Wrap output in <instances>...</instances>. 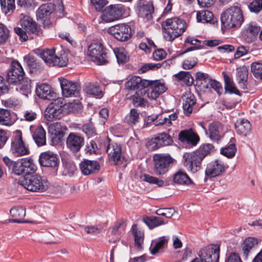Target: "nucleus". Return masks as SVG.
<instances>
[{
  "instance_id": "9",
  "label": "nucleus",
  "mask_w": 262,
  "mask_h": 262,
  "mask_svg": "<svg viewBox=\"0 0 262 262\" xmlns=\"http://www.w3.org/2000/svg\"><path fill=\"white\" fill-rule=\"evenodd\" d=\"M124 6L121 4H111L101 10L100 17L105 23L113 22L123 17Z\"/></svg>"
},
{
  "instance_id": "27",
  "label": "nucleus",
  "mask_w": 262,
  "mask_h": 262,
  "mask_svg": "<svg viewBox=\"0 0 262 262\" xmlns=\"http://www.w3.org/2000/svg\"><path fill=\"white\" fill-rule=\"evenodd\" d=\"M66 130H67L66 126H62L59 123H56L49 126L48 134L50 135L52 143L53 144L57 145L61 142Z\"/></svg>"
},
{
  "instance_id": "18",
  "label": "nucleus",
  "mask_w": 262,
  "mask_h": 262,
  "mask_svg": "<svg viewBox=\"0 0 262 262\" xmlns=\"http://www.w3.org/2000/svg\"><path fill=\"white\" fill-rule=\"evenodd\" d=\"M227 168L228 166L226 167L222 161L218 159L209 163L205 171L204 181H206L207 178H212L221 176Z\"/></svg>"
},
{
  "instance_id": "2",
  "label": "nucleus",
  "mask_w": 262,
  "mask_h": 262,
  "mask_svg": "<svg viewBox=\"0 0 262 262\" xmlns=\"http://www.w3.org/2000/svg\"><path fill=\"white\" fill-rule=\"evenodd\" d=\"M25 72L20 63L16 60H13L7 72V81L12 84L18 85L16 90L24 94L31 93V80L26 77Z\"/></svg>"
},
{
  "instance_id": "36",
  "label": "nucleus",
  "mask_w": 262,
  "mask_h": 262,
  "mask_svg": "<svg viewBox=\"0 0 262 262\" xmlns=\"http://www.w3.org/2000/svg\"><path fill=\"white\" fill-rule=\"evenodd\" d=\"M258 244V239L254 237L246 238L241 244L243 257L245 260L248 259V256L251 249L257 246Z\"/></svg>"
},
{
  "instance_id": "5",
  "label": "nucleus",
  "mask_w": 262,
  "mask_h": 262,
  "mask_svg": "<svg viewBox=\"0 0 262 262\" xmlns=\"http://www.w3.org/2000/svg\"><path fill=\"white\" fill-rule=\"evenodd\" d=\"M33 174L30 173L24 176L20 181V184L30 191L39 192L46 191L49 188V182L44 177Z\"/></svg>"
},
{
  "instance_id": "29",
  "label": "nucleus",
  "mask_w": 262,
  "mask_h": 262,
  "mask_svg": "<svg viewBox=\"0 0 262 262\" xmlns=\"http://www.w3.org/2000/svg\"><path fill=\"white\" fill-rule=\"evenodd\" d=\"M79 167L82 174L85 176L98 173L100 169V166L98 161L88 159H84L81 161Z\"/></svg>"
},
{
  "instance_id": "32",
  "label": "nucleus",
  "mask_w": 262,
  "mask_h": 262,
  "mask_svg": "<svg viewBox=\"0 0 262 262\" xmlns=\"http://www.w3.org/2000/svg\"><path fill=\"white\" fill-rule=\"evenodd\" d=\"M24 60L27 64L29 73L37 74L40 73L42 70L41 64L39 60L31 54H28L24 57Z\"/></svg>"
},
{
  "instance_id": "48",
  "label": "nucleus",
  "mask_w": 262,
  "mask_h": 262,
  "mask_svg": "<svg viewBox=\"0 0 262 262\" xmlns=\"http://www.w3.org/2000/svg\"><path fill=\"white\" fill-rule=\"evenodd\" d=\"M10 0H0V5L2 12L5 15L12 13L15 9V2H10Z\"/></svg>"
},
{
  "instance_id": "17",
  "label": "nucleus",
  "mask_w": 262,
  "mask_h": 262,
  "mask_svg": "<svg viewBox=\"0 0 262 262\" xmlns=\"http://www.w3.org/2000/svg\"><path fill=\"white\" fill-rule=\"evenodd\" d=\"M55 8L56 5L52 3L41 5L36 11L37 20L41 21L44 27H49L51 25L50 16Z\"/></svg>"
},
{
  "instance_id": "19",
  "label": "nucleus",
  "mask_w": 262,
  "mask_h": 262,
  "mask_svg": "<svg viewBox=\"0 0 262 262\" xmlns=\"http://www.w3.org/2000/svg\"><path fill=\"white\" fill-rule=\"evenodd\" d=\"M178 140L186 148L196 146L200 141L199 135L191 128L181 130L178 135Z\"/></svg>"
},
{
  "instance_id": "62",
  "label": "nucleus",
  "mask_w": 262,
  "mask_h": 262,
  "mask_svg": "<svg viewBox=\"0 0 262 262\" xmlns=\"http://www.w3.org/2000/svg\"><path fill=\"white\" fill-rule=\"evenodd\" d=\"M198 59L193 57L191 60L185 59L183 61L182 67L184 70H190L194 68L198 63Z\"/></svg>"
},
{
  "instance_id": "55",
  "label": "nucleus",
  "mask_w": 262,
  "mask_h": 262,
  "mask_svg": "<svg viewBox=\"0 0 262 262\" xmlns=\"http://www.w3.org/2000/svg\"><path fill=\"white\" fill-rule=\"evenodd\" d=\"M209 88L207 89L208 91L211 92V89H212L216 92L219 96H221L222 94L223 86L220 82L211 78L209 81Z\"/></svg>"
},
{
  "instance_id": "4",
  "label": "nucleus",
  "mask_w": 262,
  "mask_h": 262,
  "mask_svg": "<svg viewBox=\"0 0 262 262\" xmlns=\"http://www.w3.org/2000/svg\"><path fill=\"white\" fill-rule=\"evenodd\" d=\"M162 32L165 39L172 41L181 36L186 28V22L178 17L168 18L161 23Z\"/></svg>"
},
{
  "instance_id": "38",
  "label": "nucleus",
  "mask_w": 262,
  "mask_h": 262,
  "mask_svg": "<svg viewBox=\"0 0 262 262\" xmlns=\"http://www.w3.org/2000/svg\"><path fill=\"white\" fill-rule=\"evenodd\" d=\"M32 137L38 146H42L46 144V131L41 125L35 129Z\"/></svg>"
},
{
  "instance_id": "23",
  "label": "nucleus",
  "mask_w": 262,
  "mask_h": 262,
  "mask_svg": "<svg viewBox=\"0 0 262 262\" xmlns=\"http://www.w3.org/2000/svg\"><path fill=\"white\" fill-rule=\"evenodd\" d=\"M17 131L20 133V135L15 136L14 141L11 142V151L15 157L29 155L30 150L28 147L25 146L21 132L20 130Z\"/></svg>"
},
{
  "instance_id": "40",
  "label": "nucleus",
  "mask_w": 262,
  "mask_h": 262,
  "mask_svg": "<svg viewBox=\"0 0 262 262\" xmlns=\"http://www.w3.org/2000/svg\"><path fill=\"white\" fill-rule=\"evenodd\" d=\"M235 139L232 137L230 140V144L221 148L220 154L228 159L233 158L236 152L237 148L235 144Z\"/></svg>"
},
{
  "instance_id": "39",
  "label": "nucleus",
  "mask_w": 262,
  "mask_h": 262,
  "mask_svg": "<svg viewBox=\"0 0 262 262\" xmlns=\"http://www.w3.org/2000/svg\"><path fill=\"white\" fill-rule=\"evenodd\" d=\"M219 122H213L208 126L209 131V138L214 142L219 143L222 138L220 135L219 127L221 125Z\"/></svg>"
},
{
  "instance_id": "63",
  "label": "nucleus",
  "mask_w": 262,
  "mask_h": 262,
  "mask_svg": "<svg viewBox=\"0 0 262 262\" xmlns=\"http://www.w3.org/2000/svg\"><path fill=\"white\" fill-rule=\"evenodd\" d=\"M175 210L173 208H160L156 211L158 215L165 216L166 218H170L173 216Z\"/></svg>"
},
{
  "instance_id": "41",
  "label": "nucleus",
  "mask_w": 262,
  "mask_h": 262,
  "mask_svg": "<svg viewBox=\"0 0 262 262\" xmlns=\"http://www.w3.org/2000/svg\"><path fill=\"white\" fill-rule=\"evenodd\" d=\"M114 52L119 64H124L129 61V56L123 48H116L114 49Z\"/></svg>"
},
{
  "instance_id": "33",
  "label": "nucleus",
  "mask_w": 262,
  "mask_h": 262,
  "mask_svg": "<svg viewBox=\"0 0 262 262\" xmlns=\"http://www.w3.org/2000/svg\"><path fill=\"white\" fill-rule=\"evenodd\" d=\"M234 127L237 134L244 137L250 134L252 129L250 121L244 118L237 120L234 124Z\"/></svg>"
},
{
  "instance_id": "59",
  "label": "nucleus",
  "mask_w": 262,
  "mask_h": 262,
  "mask_svg": "<svg viewBox=\"0 0 262 262\" xmlns=\"http://www.w3.org/2000/svg\"><path fill=\"white\" fill-rule=\"evenodd\" d=\"M248 8L251 12L259 13L262 10V0H253L249 4Z\"/></svg>"
},
{
  "instance_id": "3",
  "label": "nucleus",
  "mask_w": 262,
  "mask_h": 262,
  "mask_svg": "<svg viewBox=\"0 0 262 262\" xmlns=\"http://www.w3.org/2000/svg\"><path fill=\"white\" fill-rule=\"evenodd\" d=\"M221 30L239 28L244 21V15L241 7L233 5L227 9L221 15Z\"/></svg>"
},
{
  "instance_id": "7",
  "label": "nucleus",
  "mask_w": 262,
  "mask_h": 262,
  "mask_svg": "<svg viewBox=\"0 0 262 262\" xmlns=\"http://www.w3.org/2000/svg\"><path fill=\"white\" fill-rule=\"evenodd\" d=\"M35 53L37 54L49 67H65L68 64V58L66 56L58 57L55 55V49H36Z\"/></svg>"
},
{
  "instance_id": "52",
  "label": "nucleus",
  "mask_w": 262,
  "mask_h": 262,
  "mask_svg": "<svg viewBox=\"0 0 262 262\" xmlns=\"http://www.w3.org/2000/svg\"><path fill=\"white\" fill-rule=\"evenodd\" d=\"M236 75L237 77V83L238 84L241 83V82L248 80V70L246 66H243L238 67L236 69Z\"/></svg>"
},
{
  "instance_id": "30",
  "label": "nucleus",
  "mask_w": 262,
  "mask_h": 262,
  "mask_svg": "<svg viewBox=\"0 0 262 262\" xmlns=\"http://www.w3.org/2000/svg\"><path fill=\"white\" fill-rule=\"evenodd\" d=\"M222 75L224 81V94H235L241 97L242 93L237 88L232 77L226 72H223Z\"/></svg>"
},
{
  "instance_id": "28",
  "label": "nucleus",
  "mask_w": 262,
  "mask_h": 262,
  "mask_svg": "<svg viewBox=\"0 0 262 262\" xmlns=\"http://www.w3.org/2000/svg\"><path fill=\"white\" fill-rule=\"evenodd\" d=\"M20 24L29 34H33L39 36L42 33L41 29L37 27L36 23L28 16H24L20 19Z\"/></svg>"
},
{
  "instance_id": "53",
  "label": "nucleus",
  "mask_w": 262,
  "mask_h": 262,
  "mask_svg": "<svg viewBox=\"0 0 262 262\" xmlns=\"http://www.w3.org/2000/svg\"><path fill=\"white\" fill-rule=\"evenodd\" d=\"M125 119L129 124L135 125L139 122L140 113L136 108H132L129 115L126 116Z\"/></svg>"
},
{
  "instance_id": "12",
  "label": "nucleus",
  "mask_w": 262,
  "mask_h": 262,
  "mask_svg": "<svg viewBox=\"0 0 262 262\" xmlns=\"http://www.w3.org/2000/svg\"><path fill=\"white\" fill-rule=\"evenodd\" d=\"M109 33L120 42L127 41L133 35L130 26L126 24H119L110 27Z\"/></svg>"
},
{
  "instance_id": "37",
  "label": "nucleus",
  "mask_w": 262,
  "mask_h": 262,
  "mask_svg": "<svg viewBox=\"0 0 262 262\" xmlns=\"http://www.w3.org/2000/svg\"><path fill=\"white\" fill-rule=\"evenodd\" d=\"M196 19L198 22L210 23L214 25H217L218 22L212 12L208 10L198 12Z\"/></svg>"
},
{
  "instance_id": "6",
  "label": "nucleus",
  "mask_w": 262,
  "mask_h": 262,
  "mask_svg": "<svg viewBox=\"0 0 262 262\" xmlns=\"http://www.w3.org/2000/svg\"><path fill=\"white\" fill-rule=\"evenodd\" d=\"M107 50L98 40H94L89 46L88 55L97 65H106L110 62Z\"/></svg>"
},
{
  "instance_id": "51",
  "label": "nucleus",
  "mask_w": 262,
  "mask_h": 262,
  "mask_svg": "<svg viewBox=\"0 0 262 262\" xmlns=\"http://www.w3.org/2000/svg\"><path fill=\"white\" fill-rule=\"evenodd\" d=\"M10 37V30L3 23H0V46L5 45Z\"/></svg>"
},
{
  "instance_id": "61",
  "label": "nucleus",
  "mask_w": 262,
  "mask_h": 262,
  "mask_svg": "<svg viewBox=\"0 0 262 262\" xmlns=\"http://www.w3.org/2000/svg\"><path fill=\"white\" fill-rule=\"evenodd\" d=\"M10 84L11 83L7 82V79L5 80L4 78L0 75V95L9 93Z\"/></svg>"
},
{
  "instance_id": "43",
  "label": "nucleus",
  "mask_w": 262,
  "mask_h": 262,
  "mask_svg": "<svg viewBox=\"0 0 262 262\" xmlns=\"http://www.w3.org/2000/svg\"><path fill=\"white\" fill-rule=\"evenodd\" d=\"M132 230L134 236L135 245L138 250H141L142 248V244L144 241V233L138 230L136 224L133 225Z\"/></svg>"
},
{
  "instance_id": "34",
  "label": "nucleus",
  "mask_w": 262,
  "mask_h": 262,
  "mask_svg": "<svg viewBox=\"0 0 262 262\" xmlns=\"http://www.w3.org/2000/svg\"><path fill=\"white\" fill-rule=\"evenodd\" d=\"M196 83L194 84L198 86L201 91L206 92L209 88V81L211 79L210 76L202 72H197L195 75Z\"/></svg>"
},
{
  "instance_id": "42",
  "label": "nucleus",
  "mask_w": 262,
  "mask_h": 262,
  "mask_svg": "<svg viewBox=\"0 0 262 262\" xmlns=\"http://www.w3.org/2000/svg\"><path fill=\"white\" fill-rule=\"evenodd\" d=\"M167 242L168 239H166L165 236L161 237L152 247L154 243V241H152L149 248L150 253L153 255H157L158 253L164 248Z\"/></svg>"
},
{
  "instance_id": "56",
  "label": "nucleus",
  "mask_w": 262,
  "mask_h": 262,
  "mask_svg": "<svg viewBox=\"0 0 262 262\" xmlns=\"http://www.w3.org/2000/svg\"><path fill=\"white\" fill-rule=\"evenodd\" d=\"M14 31L19 36V40L21 42H25L29 38L30 39L33 38V37L31 36L32 34H29L26 30L25 31L20 27H15L14 28Z\"/></svg>"
},
{
  "instance_id": "14",
  "label": "nucleus",
  "mask_w": 262,
  "mask_h": 262,
  "mask_svg": "<svg viewBox=\"0 0 262 262\" xmlns=\"http://www.w3.org/2000/svg\"><path fill=\"white\" fill-rule=\"evenodd\" d=\"M62 95L65 97L79 96L81 86L78 82L69 80L67 79L59 78Z\"/></svg>"
},
{
  "instance_id": "50",
  "label": "nucleus",
  "mask_w": 262,
  "mask_h": 262,
  "mask_svg": "<svg viewBox=\"0 0 262 262\" xmlns=\"http://www.w3.org/2000/svg\"><path fill=\"white\" fill-rule=\"evenodd\" d=\"M139 92H136L135 94L129 97L132 100V103L134 107H145L146 104H148V102L147 99L140 97Z\"/></svg>"
},
{
  "instance_id": "1",
  "label": "nucleus",
  "mask_w": 262,
  "mask_h": 262,
  "mask_svg": "<svg viewBox=\"0 0 262 262\" xmlns=\"http://www.w3.org/2000/svg\"><path fill=\"white\" fill-rule=\"evenodd\" d=\"M214 146L210 143L201 144L199 148L191 152H185L183 156L184 165L192 173L202 168V162L206 157L215 152Z\"/></svg>"
},
{
  "instance_id": "13",
  "label": "nucleus",
  "mask_w": 262,
  "mask_h": 262,
  "mask_svg": "<svg viewBox=\"0 0 262 262\" xmlns=\"http://www.w3.org/2000/svg\"><path fill=\"white\" fill-rule=\"evenodd\" d=\"M16 163L14 172L16 176L23 175L24 178L26 174L34 173L37 170V166L31 157L19 159L16 161Z\"/></svg>"
},
{
  "instance_id": "47",
  "label": "nucleus",
  "mask_w": 262,
  "mask_h": 262,
  "mask_svg": "<svg viewBox=\"0 0 262 262\" xmlns=\"http://www.w3.org/2000/svg\"><path fill=\"white\" fill-rule=\"evenodd\" d=\"M85 90L88 94L93 95L97 98H101L103 96V93L98 85L89 83L86 85Z\"/></svg>"
},
{
  "instance_id": "21",
  "label": "nucleus",
  "mask_w": 262,
  "mask_h": 262,
  "mask_svg": "<svg viewBox=\"0 0 262 262\" xmlns=\"http://www.w3.org/2000/svg\"><path fill=\"white\" fill-rule=\"evenodd\" d=\"M35 93L40 99L53 100L57 103L60 99L57 98V94L53 90L51 86L47 83H41L36 85Z\"/></svg>"
},
{
  "instance_id": "22",
  "label": "nucleus",
  "mask_w": 262,
  "mask_h": 262,
  "mask_svg": "<svg viewBox=\"0 0 262 262\" xmlns=\"http://www.w3.org/2000/svg\"><path fill=\"white\" fill-rule=\"evenodd\" d=\"M136 11L138 16L150 20L152 18V13L154 12L153 2H147L145 0H138L136 4Z\"/></svg>"
},
{
  "instance_id": "54",
  "label": "nucleus",
  "mask_w": 262,
  "mask_h": 262,
  "mask_svg": "<svg viewBox=\"0 0 262 262\" xmlns=\"http://www.w3.org/2000/svg\"><path fill=\"white\" fill-rule=\"evenodd\" d=\"M250 68L254 77L262 80V63L259 62H252Z\"/></svg>"
},
{
  "instance_id": "25",
  "label": "nucleus",
  "mask_w": 262,
  "mask_h": 262,
  "mask_svg": "<svg viewBox=\"0 0 262 262\" xmlns=\"http://www.w3.org/2000/svg\"><path fill=\"white\" fill-rule=\"evenodd\" d=\"M149 83L148 80L142 79L140 76H132L127 81L125 86L126 88L130 91L138 90L141 95L146 94L145 85Z\"/></svg>"
},
{
  "instance_id": "16",
  "label": "nucleus",
  "mask_w": 262,
  "mask_h": 262,
  "mask_svg": "<svg viewBox=\"0 0 262 262\" xmlns=\"http://www.w3.org/2000/svg\"><path fill=\"white\" fill-rule=\"evenodd\" d=\"M39 163L41 166L52 168L54 173L56 174L59 164L58 156L51 151L41 152L38 159Z\"/></svg>"
},
{
  "instance_id": "26",
  "label": "nucleus",
  "mask_w": 262,
  "mask_h": 262,
  "mask_svg": "<svg viewBox=\"0 0 262 262\" xmlns=\"http://www.w3.org/2000/svg\"><path fill=\"white\" fill-rule=\"evenodd\" d=\"M173 142L172 137L167 133H158L151 139L149 146L152 150H156L162 146L171 145Z\"/></svg>"
},
{
  "instance_id": "46",
  "label": "nucleus",
  "mask_w": 262,
  "mask_h": 262,
  "mask_svg": "<svg viewBox=\"0 0 262 262\" xmlns=\"http://www.w3.org/2000/svg\"><path fill=\"white\" fill-rule=\"evenodd\" d=\"M14 123L12 120L10 111L0 108V124L6 126H11Z\"/></svg>"
},
{
  "instance_id": "58",
  "label": "nucleus",
  "mask_w": 262,
  "mask_h": 262,
  "mask_svg": "<svg viewBox=\"0 0 262 262\" xmlns=\"http://www.w3.org/2000/svg\"><path fill=\"white\" fill-rule=\"evenodd\" d=\"M144 177L143 181L152 184H156L159 187H162L164 184V182L162 180H160L156 177L151 176L148 174H144L143 175Z\"/></svg>"
},
{
  "instance_id": "8",
  "label": "nucleus",
  "mask_w": 262,
  "mask_h": 262,
  "mask_svg": "<svg viewBox=\"0 0 262 262\" xmlns=\"http://www.w3.org/2000/svg\"><path fill=\"white\" fill-rule=\"evenodd\" d=\"M153 161L154 172L159 176L166 173L176 160L169 154H155L153 157Z\"/></svg>"
},
{
  "instance_id": "64",
  "label": "nucleus",
  "mask_w": 262,
  "mask_h": 262,
  "mask_svg": "<svg viewBox=\"0 0 262 262\" xmlns=\"http://www.w3.org/2000/svg\"><path fill=\"white\" fill-rule=\"evenodd\" d=\"M225 262H243L239 254L231 252H229L225 258Z\"/></svg>"
},
{
  "instance_id": "60",
  "label": "nucleus",
  "mask_w": 262,
  "mask_h": 262,
  "mask_svg": "<svg viewBox=\"0 0 262 262\" xmlns=\"http://www.w3.org/2000/svg\"><path fill=\"white\" fill-rule=\"evenodd\" d=\"M260 28L259 27L250 25L247 30V33L248 34L247 37H248L249 36H250V40H248V41H252L254 39H255L260 31Z\"/></svg>"
},
{
  "instance_id": "31",
  "label": "nucleus",
  "mask_w": 262,
  "mask_h": 262,
  "mask_svg": "<svg viewBox=\"0 0 262 262\" xmlns=\"http://www.w3.org/2000/svg\"><path fill=\"white\" fill-rule=\"evenodd\" d=\"M172 182L174 184L180 185L189 186L195 185L186 171L182 169H179L173 175Z\"/></svg>"
},
{
  "instance_id": "24",
  "label": "nucleus",
  "mask_w": 262,
  "mask_h": 262,
  "mask_svg": "<svg viewBox=\"0 0 262 262\" xmlns=\"http://www.w3.org/2000/svg\"><path fill=\"white\" fill-rule=\"evenodd\" d=\"M67 148L73 153H77L84 145V137L78 133H70L66 140Z\"/></svg>"
},
{
  "instance_id": "45",
  "label": "nucleus",
  "mask_w": 262,
  "mask_h": 262,
  "mask_svg": "<svg viewBox=\"0 0 262 262\" xmlns=\"http://www.w3.org/2000/svg\"><path fill=\"white\" fill-rule=\"evenodd\" d=\"M196 103V99L193 94H190L189 96L186 98L185 103L183 104V108L184 115L189 117L192 111V105Z\"/></svg>"
},
{
  "instance_id": "44",
  "label": "nucleus",
  "mask_w": 262,
  "mask_h": 262,
  "mask_svg": "<svg viewBox=\"0 0 262 262\" xmlns=\"http://www.w3.org/2000/svg\"><path fill=\"white\" fill-rule=\"evenodd\" d=\"M143 221L150 229L165 224L164 220L158 216H146L143 218Z\"/></svg>"
},
{
  "instance_id": "20",
  "label": "nucleus",
  "mask_w": 262,
  "mask_h": 262,
  "mask_svg": "<svg viewBox=\"0 0 262 262\" xmlns=\"http://www.w3.org/2000/svg\"><path fill=\"white\" fill-rule=\"evenodd\" d=\"M63 106V104L61 100L58 103L54 101L50 103L45 111V119L48 121L60 119L63 116V110L61 108Z\"/></svg>"
},
{
  "instance_id": "15",
  "label": "nucleus",
  "mask_w": 262,
  "mask_h": 262,
  "mask_svg": "<svg viewBox=\"0 0 262 262\" xmlns=\"http://www.w3.org/2000/svg\"><path fill=\"white\" fill-rule=\"evenodd\" d=\"M162 79L149 80V83L145 85L146 94L148 98L151 100H156L160 95L165 93L167 88L165 86L164 82H161Z\"/></svg>"
},
{
  "instance_id": "49",
  "label": "nucleus",
  "mask_w": 262,
  "mask_h": 262,
  "mask_svg": "<svg viewBox=\"0 0 262 262\" xmlns=\"http://www.w3.org/2000/svg\"><path fill=\"white\" fill-rule=\"evenodd\" d=\"M62 163L64 168V171L66 174L72 176L77 170L76 166L74 162L71 160L61 159Z\"/></svg>"
},
{
  "instance_id": "35",
  "label": "nucleus",
  "mask_w": 262,
  "mask_h": 262,
  "mask_svg": "<svg viewBox=\"0 0 262 262\" xmlns=\"http://www.w3.org/2000/svg\"><path fill=\"white\" fill-rule=\"evenodd\" d=\"M10 213L11 216L15 219H9V222L16 223H30L29 221L23 220V218L26 215V209L22 206L11 208Z\"/></svg>"
},
{
  "instance_id": "11",
  "label": "nucleus",
  "mask_w": 262,
  "mask_h": 262,
  "mask_svg": "<svg viewBox=\"0 0 262 262\" xmlns=\"http://www.w3.org/2000/svg\"><path fill=\"white\" fill-rule=\"evenodd\" d=\"M220 245L211 244L201 249L198 255L203 262H219Z\"/></svg>"
},
{
  "instance_id": "10",
  "label": "nucleus",
  "mask_w": 262,
  "mask_h": 262,
  "mask_svg": "<svg viewBox=\"0 0 262 262\" xmlns=\"http://www.w3.org/2000/svg\"><path fill=\"white\" fill-rule=\"evenodd\" d=\"M107 145L106 152L108 154L110 162H113L115 165H118L120 162L126 161L125 156L122 152V145L117 142L111 143V139L108 137H106Z\"/></svg>"
},
{
  "instance_id": "57",
  "label": "nucleus",
  "mask_w": 262,
  "mask_h": 262,
  "mask_svg": "<svg viewBox=\"0 0 262 262\" xmlns=\"http://www.w3.org/2000/svg\"><path fill=\"white\" fill-rule=\"evenodd\" d=\"M82 128L83 132H84L88 138L97 135L96 128L94 124L91 122L84 124Z\"/></svg>"
}]
</instances>
